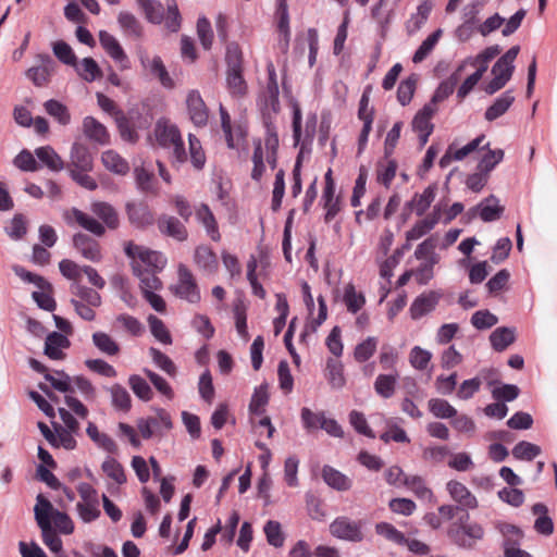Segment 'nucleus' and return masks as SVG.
Wrapping results in <instances>:
<instances>
[{"label":"nucleus","instance_id":"nucleus-1","mask_svg":"<svg viewBox=\"0 0 557 557\" xmlns=\"http://www.w3.org/2000/svg\"><path fill=\"white\" fill-rule=\"evenodd\" d=\"M90 211L101 220L102 223L77 208L65 210L63 219L67 225L76 224L98 237L106 234V226L110 230L119 227V213L110 203L106 201H95L90 205Z\"/></svg>","mask_w":557,"mask_h":557},{"label":"nucleus","instance_id":"nucleus-2","mask_svg":"<svg viewBox=\"0 0 557 557\" xmlns=\"http://www.w3.org/2000/svg\"><path fill=\"white\" fill-rule=\"evenodd\" d=\"M156 144L170 151L172 162H186L187 154L181 132L169 119H159L153 128Z\"/></svg>","mask_w":557,"mask_h":557},{"label":"nucleus","instance_id":"nucleus-3","mask_svg":"<svg viewBox=\"0 0 557 557\" xmlns=\"http://www.w3.org/2000/svg\"><path fill=\"white\" fill-rule=\"evenodd\" d=\"M170 290L180 299L189 304H198L201 300L200 288L193 272L184 264L177 270V282L170 287Z\"/></svg>","mask_w":557,"mask_h":557},{"label":"nucleus","instance_id":"nucleus-4","mask_svg":"<svg viewBox=\"0 0 557 557\" xmlns=\"http://www.w3.org/2000/svg\"><path fill=\"white\" fill-rule=\"evenodd\" d=\"M124 251L133 260L132 262L138 261L144 269L162 270L166 263V259L161 252L136 245L131 240L125 243Z\"/></svg>","mask_w":557,"mask_h":557},{"label":"nucleus","instance_id":"nucleus-5","mask_svg":"<svg viewBox=\"0 0 557 557\" xmlns=\"http://www.w3.org/2000/svg\"><path fill=\"white\" fill-rule=\"evenodd\" d=\"M59 270L61 274L70 281L79 282L83 274H85L91 285L96 288L102 289L106 286L104 278L97 272L96 269L89 265H79L73 260L63 259L59 262Z\"/></svg>","mask_w":557,"mask_h":557},{"label":"nucleus","instance_id":"nucleus-6","mask_svg":"<svg viewBox=\"0 0 557 557\" xmlns=\"http://www.w3.org/2000/svg\"><path fill=\"white\" fill-rule=\"evenodd\" d=\"M362 525L361 520L355 521L347 517H338L330 524V532L341 540L361 542L363 540Z\"/></svg>","mask_w":557,"mask_h":557},{"label":"nucleus","instance_id":"nucleus-7","mask_svg":"<svg viewBox=\"0 0 557 557\" xmlns=\"http://www.w3.org/2000/svg\"><path fill=\"white\" fill-rule=\"evenodd\" d=\"M186 109L189 120L197 127H203L209 120V109L198 90H189L186 96Z\"/></svg>","mask_w":557,"mask_h":557},{"label":"nucleus","instance_id":"nucleus-8","mask_svg":"<svg viewBox=\"0 0 557 557\" xmlns=\"http://www.w3.org/2000/svg\"><path fill=\"white\" fill-rule=\"evenodd\" d=\"M38 60V65L32 66L26 71V77L36 87H45L50 83L51 76L54 73L55 62L49 54H39Z\"/></svg>","mask_w":557,"mask_h":557},{"label":"nucleus","instance_id":"nucleus-9","mask_svg":"<svg viewBox=\"0 0 557 557\" xmlns=\"http://www.w3.org/2000/svg\"><path fill=\"white\" fill-rule=\"evenodd\" d=\"M159 232L166 237L183 243L188 239V230L184 222L171 214H161L157 220Z\"/></svg>","mask_w":557,"mask_h":557},{"label":"nucleus","instance_id":"nucleus-10","mask_svg":"<svg viewBox=\"0 0 557 557\" xmlns=\"http://www.w3.org/2000/svg\"><path fill=\"white\" fill-rule=\"evenodd\" d=\"M436 112V108L432 103L425 104L412 120V129L418 134L420 146L423 147L433 132L434 125L431 120Z\"/></svg>","mask_w":557,"mask_h":557},{"label":"nucleus","instance_id":"nucleus-11","mask_svg":"<svg viewBox=\"0 0 557 557\" xmlns=\"http://www.w3.org/2000/svg\"><path fill=\"white\" fill-rule=\"evenodd\" d=\"M29 366L34 371L44 374L45 380L48 381L54 389L61 393L73 392V379H71L64 371H54L51 373L45 364L36 359H30Z\"/></svg>","mask_w":557,"mask_h":557},{"label":"nucleus","instance_id":"nucleus-12","mask_svg":"<svg viewBox=\"0 0 557 557\" xmlns=\"http://www.w3.org/2000/svg\"><path fill=\"white\" fill-rule=\"evenodd\" d=\"M125 209L129 223L136 228H146L156 221L154 213L146 202H127Z\"/></svg>","mask_w":557,"mask_h":557},{"label":"nucleus","instance_id":"nucleus-13","mask_svg":"<svg viewBox=\"0 0 557 557\" xmlns=\"http://www.w3.org/2000/svg\"><path fill=\"white\" fill-rule=\"evenodd\" d=\"M99 41L104 51L116 62L122 70L129 67V60L117 39L106 30L99 33Z\"/></svg>","mask_w":557,"mask_h":557},{"label":"nucleus","instance_id":"nucleus-14","mask_svg":"<svg viewBox=\"0 0 557 557\" xmlns=\"http://www.w3.org/2000/svg\"><path fill=\"white\" fill-rule=\"evenodd\" d=\"M75 249L87 260L100 262L102 259L100 244L84 233H77L73 236Z\"/></svg>","mask_w":557,"mask_h":557},{"label":"nucleus","instance_id":"nucleus-15","mask_svg":"<svg viewBox=\"0 0 557 557\" xmlns=\"http://www.w3.org/2000/svg\"><path fill=\"white\" fill-rule=\"evenodd\" d=\"M441 218V210L434 208V210L425 218L419 220L409 231L406 233L407 244L404 246L405 249L410 247V243L417 240L429 233L438 223Z\"/></svg>","mask_w":557,"mask_h":557},{"label":"nucleus","instance_id":"nucleus-16","mask_svg":"<svg viewBox=\"0 0 557 557\" xmlns=\"http://www.w3.org/2000/svg\"><path fill=\"white\" fill-rule=\"evenodd\" d=\"M194 262L203 273L211 275L219 270V260L216 253L208 245H199L194 251Z\"/></svg>","mask_w":557,"mask_h":557},{"label":"nucleus","instance_id":"nucleus-17","mask_svg":"<svg viewBox=\"0 0 557 557\" xmlns=\"http://www.w3.org/2000/svg\"><path fill=\"white\" fill-rule=\"evenodd\" d=\"M446 488L456 503L463 509H476L479 506L476 497L470 492V490L461 482L450 480L446 484Z\"/></svg>","mask_w":557,"mask_h":557},{"label":"nucleus","instance_id":"nucleus-18","mask_svg":"<svg viewBox=\"0 0 557 557\" xmlns=\"http://www.w3.org/2000/svg\"><path fill=\"white\" fill-rule=\"evenodd\" d=\"M70 346L71 342L66 335L59 332H51L46 337L44 352L51 360H63L66 357L64 350Z\"/></svg>","mask_w":557,"mask_h":557},{"label":"nucleus","instance_id":"nucleus-19","mask_svg":"<svg viewBox=\"0 0 557 557\" xmlns=\"http://www.w3.org/2000/svg\"><path fill=\"white\" fill-rule=\"evenodd\" d=\"M92 156L88 148L82 144L75 143L72 146L70 162L66 165L69 172H71V170L90 172L92 170Z\"/></svg>","mask_w":557,"mask_h":557},{"label":"nucleus","instance_id":"nucleus-20","mask_svg":"<svg viewBox=\"0 0 557 557\" xmlns=\"http://www.w3.org/2000/svg\"><path fill=\"white\" fill-rule=\"evenodd\" d=\"M196 219L205 227L209 238L215 243L221 240L218 221L207 203H200L195 210Z\"/></svg>","mask_w":557,"mask_h":557},{"label":"nucleus","instance_id":"nucleus-21","mask_svg":"<svg viewBox=\"0 0 557 557\" xmlns=\"http://www.w3.org/2000/svg\"><path fill=\"white\" fill-rule=\"evenodd\" d=\"M139 60L141 65L153 76L158 77L164 87L172 88L174 86L173 79L170 77L160 57L150 58L147 53H140Z\"/></svg>","mask_w":557,"mask_h":557},{"label":"nucleus","instance_id":"nucleus-22","mask_svg":"<svg viewBox=\"0 0 557 557\" xmlns=\"http://www.w3.org/2000/svg\"><path fill=\"white\" fill-rule=\"evenodd\" d=\"M132 269L134 274L140 281V289L143 294L161 289L162 282L157 276V272L159 270L144 269V267L138 261L132 262Z\"/></svg>","mask_w":557,"mask_h":557},{"label":"nucleus","instance_id":"nucleus-23","mask_svg":"<svg viewBox=\"0 0 557 557\" xmlns=\"http://www.w3.org/2000/svg\"><path fill=\"white\" fill-rule=\"evenodd\" d=\"M440 295L435 292L423 293L418 296L410 306V315L413 320L421 319L432 312L437 306Z\"/></svg>","mask_w":557,"mask_h":557},{"label":"nucleus","instance_id":"nucleus-24","mask_svg":"<svg viewBox=\"0 0 557 557\" xmlns=\"http://www.w3.org/2000/svg\"><path fill=\"white\" fill-rule=\"evenodd\" d=\"M484 139L485 136L480 135L460 149H454L453 146H449L445 154L440 159V166L444 169L448 166L453 160L460 161L465 159L467 156L475 151Z\"/></svg>","mask_w":557,"mask_h":557},{"label":"nucleus","instance_id":"nucleus-25","mask_svg":"<svg viewBox=\"0 0 557 557\" xmlns=\"http://www.w3.org/2000/svg\"><path fill=\"white\" fill-rule=\"evenodd\" d=\"M483 528L478 523L462 524L456 531H453L454 541L462 547H471L473 541L482 539Z\"/></svg>","mask_w":557,"mask_h":557},{"label":"nucleus","instance_id":"nucleus-26","mask_svg":"<svg viewBox=\"0 0 557 557\" xmlns=\"http://www.w3.org/2000/svg\"><path fill=\"white\" fill-rule=\"evenodd\" d=\"M437 193V185L431 184L429 185L421 194L416 193L409 202H407V207L416 212L417 215L421 216L425 213V211L431 207L434 201Z\"/></svg>","mask_w":557,"mask_h":557},{"label":"nucleus","instance_id":"nucleus-27","mask_svg":"<svg viewBox=\"0 0 557 557\" xmlns=\"http://www.w3.org/2000/svg\"><path fill=\"white\" fill-rule=\"evenodd\" d=\"M277 30H278V47L283 52H286L289 47V16L286 3L282 0L277 8Z\"/></svg>","mask_w":557,"mask_h":557},{"label":"nucleus","instance_id":"nucleus-28","mask_svg":"<svg viewBox=\"0 0 557 557\" xmlns=\"http://www.w3.org/2000/svg\"><path fill=\"white\" fill-rule=\"evenodd\" d=\"M83 129L89 139L97 141L100 145L109 143L110 135L107 127L95 117L86 116L83 121Z\"/></svg>","mask_w":557,"mask_h":557},{"label":"nucleus","instance_id":"nucleus-29","mask_svg":"<svg viewBox=\"0 0 557 557\" xmlns=\"http://www.w3.org/2000/svg\"><path fill=\"white\" fill-rule=\"evenodd\" d=\"M110 396H111V405L112 407L122 412H128L132 408V398L127 389L119 384L115 383L111 385L110 387L106 388Z\"/></svg>","mask_w":557,"mask_h":557},{"label":"nucleus","instance_id":"nucleus-30","mask_svg":"<svg viewBox=\"0 0 557 557\" xmlns=\"http://www.w3.org/2000/svg\"><path fill=\"white\" fill-rule=\"evenodd\" d=\"M515 101V96L510 90L505 91L499 96L491 107H488L484 113L485 120L488 122L495 121L496 119L504 115Z\"/></svg>","mask_w":557,"mask_h":557},{"label":"nucleus","instance_id":"nucleus-31","mask_svg":"<svg viewBox=\"0 0 557 557\" xmlns=\"http://www.w3.org/2000/svg\"><path fill=\"white\" fill-rule=\"evenodd\" d=\"M91 339L95 347L109 357L117 356L121 351L119 343L104 332H95Z\"/></svg>","mask_w":557,"mask_h":557},{"label":"nucleus","instance_id":"nucleus-32","mask_svg":"<svg viewBox=\"0 0 557 557\" xmlns=\"http://www.w3.org/2000/svg\"><path fill=\"white\" fill-rule=\"evenodd\" d=\"M322 478L329 486L337 491H348L351 487V480L331 466L323 467Z\"/></svg>","mask_w":557,"mask_h":557},{"label":"nucleus","instance_id":"nucleus-33","mask_svg":"<svg viewBox=\"0 0 557 557\" xmlns=\"http://www.w3.org/2000/svg\"><path fill=\"white\" fill-rule=\"evenodd\" d=\"M36 521L41 530L51 525V516L53 517L52 504L42 495L37 496V504L34 508Z\"/></svg>","mask_w":557,"mask_h":557},{"label":"nucleus","instance_id":"nucleus-34","mask_svg":"<svg viewBox=\"0 0 557 557\" xmlns=\"http://www.w3.org/2000/svg\"><path fill=\"white\" fill-rule=\"evenodd\" d=\"M515 339V330L506 326L495 329L490 335L491 345L496 351H504Z\"/></svg>","mask_w":557,"mask_h":557},{"label":"nucleus","instance_id":"nucleus-35","mask_svg":"<svg viewBox=\"0 0 557 557\" xmlns=\"http://www.w3.org/2000/svg\"><path fill=\"white\" fill-rule=\"evenodd\" d=\"M101 161L108 171L115 174L125 175L129 171L128 162L114 150L102 152Z\"/></svg>","mask_w":557,"mask_h":557},{"label":"nucleus","instance_id":"nucleus-36","mask_svg":"<svg viewBox=\"0 0 557 557\" xmlns=\"http://www.w3.org/2000/svg\"><path fill=\"white\" fill-rule=\"evenodd\" d=\"M397 162L385 154L376 164V181L388 188L396 176Z\"/></svg>","mask_w":557,"mask_h":557},{"label":"nucleus","instance_id":"nucleus-37","mask_svg":"<svg viewBox=\"0 0 557 557\" xmlns=\"http://www.w3.org/2000/svg\"><path fill=\"white\" fill-rule=\"evenodd\" d=\"M135 180L137 187L145 194L157 196L159 194L158 182L153 173L147 171L145 168H136Z\"/></svg>","mask_w":557,"mask_h":557},{"label":"nucleus","instance_id":"nucleus-38","mask_svg":"<svg viewBox=\"0 0 557 557\" xmlns=\"http://www.w3.org/2000/svg\"><path fill=\"white\" fill-rule=\"evenodd\" d=\"M398 374H379L374 381L375 393L384 398L388 399L394 396L397 385Z\"/></svg>","mask_w":557,"mask_h":557},{"label":"nucleus","instance_id":"nucleus-39","mask_svg":"<svg viewBox=\"0 0 557 557\" xmlns=\"http://www.w3.org/2000/svg\"><path fill=\"white\" fill-rule=\"evenodd\" d=\"M37 158L50 170L59 172L65 168L61 157L50 146L39 147L35 150Z\"/></svg>","mask_w":557,"mask_h":557},{"label":"nucleus","instance_id":"nucleus-40","mask_svg":"<svg viewBox=\"0 0 557 557\" xmlns=\"http://www.w3.org/2000/svg\"><path fill=\"white\" fill-rule=\"evenodd\" d=\"M117 22L126 36L140 38L143 36V26L136 16L129 12H121Z\"/></svg>","mask_w":557,"mask_h":557},{"label":"nucleus","instance_id":"nucleus-41","mask_svg":"<svg viewBox=\"0 0 557 557\" xmlns=\"http://www.w3.org/2000/svg\"><path fill=\"white\" fill-rule=\"evenodd\" d=\"M462 70L460 66L455 73H453L446 81L442 82L437 89L435 90L432 97V104L441 102L448 98L455 90L457 83L459 82L460 74L459 72Z\"/></svg>","mask_w":557,"mask_h":557},{"label":"nucleus","instance_id":"nucleus-42","mask_svg":"<svg viewBox=\"0 0 557 557\" xmlns=\"http://www.w3.org/2000/svg\"><path fill=\"white\" fill-rule=\"evenodd\" d=\"M145 17L153 23L160 24L164 18V8L161 2L156 0H137Z\"/></svg>","mask_w":557,"mask_h":557},{"label":"nucleus","instance_id":"nucleus-43","mask_svg":"<svg viewBox=\"0 0 557 557\" xmlns=\"http://www.w3.org/2000/svg\"><path fill=\"white\" fill-rule=\"evenodd\" d=\"M404 485L420 499H431L433 497L432 490L426 486L424 479L420 475L406 476Z\"/></svg>","mask_w":557,"mask_h":557},{"label":"nucleus","instance_id":"nucleus-44","mask_svg":"<svg viewBox=\"0 0 557 557\" xmlns=\"http://www.w3.org/2000/svg\"><path fill=\"white\" fill-rule=\"evenodd\" d=\"M268 71V83H267V98L270 102L272 109L274 112H277L278 110V84H277V77L275 67L272 63L268 64L267 66Z\"/></svg>","mask_w":557,"mask_h":557},{"label":"nucleus","instance_id":"nucleus-45","mask_svg":"<svg viewBox=\"0 0 557 557\" xmlns=\"http://www.w3.org/2000/svg\"><path fill=\"white\" fill-rule=\"evenodd\" d=\"M226 83L231 95L235 97H242L247 91V84L243 77V70H227Z\"/></svg>","mask_w":557,"mask_h":557},{"label":"nucleus","instance_id":"nucleus-46","mask_svg":"<svg viewBox=\"0 0 557 557\" xmlns=\"http://www.w3.org/2000/svg\"><path fill=\"white\" fill-rule=\"evenodd\" d=\"M343 300L349 312H358L366 304V298L362 293H357L352 284H347L344 288Z\"/></svg>","mask_w":557,"mask_h":557},{"label":"nucleus","instance_id":"nucleus-47","mask_svg":"<svg viewBox=\"0 0 557 557\" xmlns=\"http://www.w3.org/2000/svg\"><path fill=\"white\" fill-rule=\"evenodd\" d=\"M78 75L86 82H94L102 77V71L92 58H84L77 66Z\"/></svg>","mask_w":557,"mask_h":557},{"label":"nucleus","instance_id":"nucleus-48","mask_svg":"<svg viewBox=\"0 0 557 557\" xmlns=\"http://www.w3.org/2000/svg\"><path fill=\"white\" fill-rule=\"evenodd\" d=\"M428 407L430 412L440 419H449L457 414V410L447 400L442 398H431Z\"/></svg>","mask_w":557,"mask_h":557},{"label":"nucleus","instance_id":"nucleus-49","mask_svg":"<svg viewBox=\"0 0 557 557\" xmlns=\"http://www.w3.org/2000/svg\"><path fill=\"white\" fill-rule=\"evenodd\" d=\"M71 293L78 297L81 301H85L86 304L99 307L101 305V296L98 292L81 285L79 282H74L71 286Z\"/></svg>","mask_w":557,"mask_h":557},{"label":"nucleus","instance_id":"nucleus-50","mask_svg":"<svg viewBox=\"0 0 557 557\" xmlns=\"http://www.w3.org/2000/svg\"><path fill=\"white\" fill-rule=\"evenodd\" d=\"M326 376L329 383L334 388H342L345 383L344 368L341 361L335 359H329L326 362Z\"/></svg>","mask_w":557,"mask_h":557},{"label":"nucleus","instance_id":"nucleus-51","mask_svg":"<svg viewBox=\"0 0 557 557\" xmlns=\"http://www.w3.org/2000/svg\"><path fill=\"white\" fill-rule=\"evenodd\" d=\"M335 186L330 182L323 190L324 208L326 209L325 222L332 221L339 211L338 200L334 198Z\"/></svg>","mask_w":557,"mask_h":557},{"label":"nucleus","instance_id":"nucleus-52","mask_svg":"<svg viewBox=\"0 0 557 557\" xmlns=\"http://www.w3.org/2000/svg\"><path fill=\"white\" fill-rule=\"evenodd\" d=\"M46 112L54 117L60 124L67 125L71 121V114L67 108L58 100L50 99L44 104Z\"/></svg>","mask_w":557,"mask_h":557},{"label":"nucleus","instance_id":"nucleus-53","mask_svg":"<svg viewBox=\"0 0 557 557\" xmlns=\"http://www.w3.org/2000/svg\"><path fill=\"white\" fill-rule=\"evenodd\" d=\"M377 347V338L374 336L367 337L363 342L359 343L354 350V358L357 362H366L375 352Z\"/></svg>","mask_w":557,"mask_h":557},{"label":"nucleus","instance_id":"nucleus-54","mask_svg":"<svg viewBox=\"0 0 557 557\" xmlns=\"http://www.w3.org/2000/svg\"><path fill=\"white\" fill-rule=\"evenodd\" d=\"M102 471L116 484L122 485L126 482V474L123 466L114 458H109L103 461Z\"/></svg>","mask_w":557,"mask_h":557},{"label":"nucleus","instance_id":"nucleus-55","mask_svg":"<svg viewBox=\"0 0 557 557\" xmlns=\"http://www.w3.org/2000/svg\"><path fill=\"white\" fill-rule=\"evenodd\" d=\"M128 385L139 399L144 401L151 400L153 396L152 389L140 375L132 374L128 377Z\"/></svg>","mask_w":557,"mask_h":557},{"label":"nucleus","instance_id":"nucleus-56","mask_svg":"<svg viewBox=\"0 0 557 557\" xmlns=\"http://www.w3.org/2000/svg\"><path fill=\"white\" fill-rule=\"evenodd\" d=\"M540 454H541V447L533 443L527 442V441L519 442L512 448V456L519 460L531 461Z\"/></svg>","mask_w":557,"mask_h":557},{"label":"nucleus","instance_id":"nucleus-57","mask_svg":"<svg viewBox=\"0 0 557 557\" xmlns=\"http://www.w3.org/2000/svg\"><path fill=\"white\" fill-rule=\"evenodd\" d=\"M486 203H481L479 206L480 208V218L484 221V222H492V221H495V220H498L504 211V207L502 206H498L496 203V199L491 196L490 198H487L485 200Z\"/></svg>","mask_w":557,"mask_h":557},{"label":"nucleus","instance_id":"nucleus-58","mask_svg":"<svg viewBox=\"0 0 557 557\" xmlns=\"http://www.w3.org/2000/svg\"><path fill=\"white\" fill-rule=\"evenodd\" d=\"M190 161L195 169L201 170L206 163V154L200 140L193 134L188 135Z\"/></svg>","mask_w":557,"mask_h":557},{"label":"nucleus","instance_id":"nucleus-59","mask_svg":"<svg viewBox=\"0 0 557 557\" xmlns=\"http://www.w3.org/2000/svg\"><path fill=\"white\" fill-rule=\"evenodd\" d=\"M442 30L437 29L431 35H429L420 45V47L417 49V51L413 54L412 61L414 63L422 62L429 53L434 49L435 45L437 44L440 37H441Z\"/></svg>","mask_w":557,"mask_h":557},{"label":"nucleus","instance_id":"nucleus-60","mask_svg":"<svg viewBox=\"0 0 557 557\" xmlns=\"http://www.w3.org/2000/svg\"><path fill=\"white\" fill-rule=\"evenodd\" d=\"M264 150L260 140L255 144L253 154H252V163L253 168L251 171V178L256 182H260L264 172Z\"/></svg>","mask_w":557,"mask_h":557},{"label":"nucleus","instance_id":"nucleus-61","mask_svg":"<svg viewBox=\"0 0 557 557\" xmlns=\"http://www.w3.org/2000/svg\"><path fill=\"white\" fill-rule=\"evenodd\" d=\"M148 421H152L151 428L156 431L154 435L162 436L164 431L172 429V419L170 413L164 409H158L154 417H148Z\"/></svg>","mask_w":557,"mask_h":557},{"label":"nucleus","instance_id":"nucleus-62","mask_svg":"<svg viewBox=\"0 0 557 557\" xmlns=\"http://www.w3.org/2000/svg\"><path fill=\"white\" fill-rule=\"evenodd\" d=\"M417 81V76L412 74L399 84L397 89V100L401 106H406L411 101L416 90Z\"/></svg>","mask_w":557,"mask_h":557},{"label":"nucleus","instance_id":"nucleus-63","mask_svg":"<svg viewBox=\"0 0 557 557\" xmlns=\"http://www.w3.org/2000/svg\"><path fill=\"white\" fill-rule=\"evenodd\" d=\"M52 50L54 55L66 65H76V55L69 44L63 40L53 42Z\"/></svg>","mask_w":557,"mask_h":557},{"label":"nucleus","instance_id":"nucleus-64","mask_svg":"<svg viewBox=\"0 0 557 557\" xmlns=\"http://www.w3.org/2000/svg\"><path fill=\"white\" fill-rule=\"evenodd\" d=\"M432 354L429 350L414 346L409 354V362L417 370H425L431 361Z\"/></svg>","mask_w":557,"mask_h":557}]
</instances>
